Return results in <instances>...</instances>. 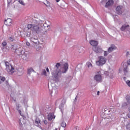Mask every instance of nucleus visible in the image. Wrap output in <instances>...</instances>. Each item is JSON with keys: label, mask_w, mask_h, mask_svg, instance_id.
Listing matches in <instances>:
<instances>
[{"label": "nucleus", "mask_w": 130, "mask_h": 130, "mask_svg": "<svg viewBox=\"0 0 130 130\" xmlns=\"http://www.w3.org/2000/svg\"><path fill=\"white\" fill-rule=\"evenodd\" d=\"M61 67V64H60V63H57L54 67L56 72H54L52 73L53 80L55 82H59V78L61 77V74H66L68 72V70H69V63H68L64 64L63 69L62 71L60 70Z\"/></svg>", "instance_id": "obj_1"}, {"label": "nucleus", "mask_w": 130, "mask_h": 130, "mask_svg": "<svg viewBox=\"0 0 130 130\" xmlns=\"http://www.w3.org/2000/svg\"><path fill=\"white\" fill-rule=\"evenodd\" d=\"M99 60L96 61V66L100 67L106 63L107 59L103 56H99Z\"/></svg>", "instance_id": "obj_2"}, {"label": "nucleus", "mask_w": 130, "mask_h": 130, "mask_svg": "<svg viewBox=\"0 0 130 130\" xmlns=\"http://www.w3.org/2000/svg\"><path fill=\"white\" fill-rule=\"evenodd\" d=\"M32 31L37 33V34H40L42 31V29L41 28V26H34L33 28L32 29Z\"/></svg>", "instance_id": "obj_3"}, {"label": "nucleus", "mask_w": 130, "mask_h": 130, "mask_svg": "<svg viewBox=\"0 0 130 130\" xmlns=\"http://www.w3.org/2000/svg\"><path fill=\"white\" fill-rule=\"evenodd\" d=\"M6 70L7 72L9 74V75H12L16 72V71L15 70V68H14V67H13L12 64H10V66L7 67Z\"/></svg>", "instance_id": "obj_4"}, {"label": "nucleus", "mask_w": 130, "mask_h": 130, "mask_svg": "<svg viewBox=\"0 0 130 130\" xmlns=\"http://www.w3.org/2000/svg\"><path fill=\"white\" fill-rule=\"evenodd\" d=\"M11 50L13 52H16L17 50H20L21 51V47H19V45L15 44L11 46Z\"/></svg>", "instance_id": "obj_5"}, {"label": "nucleus", "mask_w": 130, "mask_h": 130, "mask_svg": "<svg viewBox=\"0 0 130 130\" xmlns=\"http://www.w3.org/2000/svg\"><path fill=\"white\" fill-rule=\"evenodd\" d=\"M93 51L96 53H102V52H103L102 48L99 46L93 47Z\"/></svg>", "instance_id": "obj_6"}, {"label": "nucleus", "mask_w": 130, "mask_h": 130, "mask_svg": "<svg viewBox=\"0 0 130 130\" xmlns=\"http://www.w3.org/2000/svg\"><path fill=\"white\" fill-rule=\"evenodd\" d=\"M122 9H123V6H119L116 8V13L118 15H121L122 14Z\"/></svg>", "instance_id": "obj_7"}, {"label": "nucleus", "mask_w": 130, "mask_h": 130, "mask_svg": "<svg viewBox=\"0 0 130 130\" xmlns=\"http://www.w3.org/2000/svg\"><path fill=\"white\" fill-rule=\"evenodd\" d=\"M39 124H41V123L40 122V119H39V118H36L35 120V125L36 126H38V127H39L41 129L43 130L42 126Z\"/></svg>", "instance_id": "obj_8"}, {"label": "nucleus", "mask_w": 130, "mask_h": 130, "mask_svg": "<svg viewBox=\"0 0 130 130\" xmlns=\"http://www.w3.org/2000/svg\"><path fill=\"white\" fill-rule=\"evenodd\" d=\"M116 48L117 47L116 46H115V45H114V44L111 45L110 47H109L108 49V53H110V52H112V51H113V50H115Z\"/></svg>", "instance_id": "obj_9"}, {"label": "nucleus", "mask_w": 130, "mask_h": 130, "mask_svg": "<svg viewBox=\"0 0 130 130\" xmlns=\"http://www.w3.org/2000/svg\"><path fill=\"white\" fill-rule=\"evenodd\" d=\"M114 4V1L113 0H108L106 3L105 7L106 8H108L109 7H112V5Z\"/></svg>", "instance_id": "obj_10"}, {"label": "nucleus", "mask_w": 130, "mask_h": 130, "mask_svg": "<svg viewBox=\"0 0 130 130\" xmlns=\"http://www.w3.org/2000/svg\"><path fill=\"white\" fill-rule=\"evenodd\" d=\"M123 67L124 75V76H126L127 75V73H128V71H127V63H124Z\"/></svg>", "instance_id": "obj_11"}, {"label": "nucleus", "mask_w": 130, "mask_h": 130, "mask_svg": "<svg viewBox=\"0 0 130 130\" xmlns=\"http://www.w3.org/2000/svg\"><path fill=\"white\" fill-rule=\"evenodd\" d=\"M94 79L96 81V82H102V76L101 75L98 74L94 76Z\"/></svg>", "instance_id": "obj_12"}, {"label": "nucleus", "mask_w": 130, "mask_h": 130, "mask_svg": "<svg viewBox=\"0 0 130 130\" xmlns=\"http://www.w3.org/2000/svg\"><path fill=\"white\" fill-rule=\"evenodd\" d=\"M4 24H5L6 26H11L12 25V19L11 18L5 19Z\"/></svg>", "instance_id": "obj_13"}, {"label": "nucleus", "mask_w": 130, "mask_h": 130, "mask_svg": "<svg viewBox=\"0 0 130 130\" xmlns=\"http://www.w3.org/2000/svg\"><path fill=\"white\" fill-rule=\"evenodd\" d=\"M30 41L31 42H33L35 43V44L37 45L39 43V41H38V37H32L30 39Z\"/></svg>", "instance_id": "obj_14"}, {"label": "nucleus", "mask_w": 130, "mask_h": 130, "mask_svg": "<svg viewBox=\"0 0 130 130\" xmlns=\"http://www.w3.org/2000/svg\"><path fill=\"white\" fill-rule=\"evenodd\" d=\"M64 104H66V101L62 100L60 105L59 106V108L61 110L62 113H63L62 109H63V107L64 106Z\"/></svg>", "instance_id": "obj_15"}, {"label": "nucleus", "mask_w": 130, "mask_h": 130, "mask_svg": "<svg viewBox=\"0 0 130 130\" xmlns=\"http://www.w3.org/2000/svg\"><path fill=\"white\" fill-rule=\"evenodd\" d=\"M15 53H16V54H17V55H19V56H20V55H24L25 52H24L23 50H22V48H20V51L16 50V52H15Z\"/></svg>", "instance_id": "obj_16"}, {"label": "nucleus", "mask_w": 130, "mask_h": 130, "mask_svg": "<svg viewBox=\"0 0 130 130\" xmlns=\"http://www.w3.org/2000/svg\"><path fill=\"white\" fill-rule=\"evenodd\" d=\"M21 116H22V118H21L19 119V123L20 126H21L22 127L23 126V124L22 123V121H23H23H25V120L26 119V117H25V116H23V115Z\"/></svg>", "instance_id": "obj_17"}, {"label": "nucleus", "mask_w": 130, "mask_h": 130, "mask_svg": "<svg viewBox=\"0 0 130 130\" xmlns=\"http://www.w3.org/2000/svg\"><path fill=\"white\" fill-rule=\"evenodd\" d=\"M53 118H55V116L53 114L50 113L48 115V120L49 121L52 120Z\"/></svg>", "instance_id": "obj_18"}, {"label": "nucleus", "mask_w": 130, "mask_h": 130, "mask_svg": "<svg viewBox=\"0 0 130 130\" xmlns=\"http://www.w3.org/2000/svg\"><path fill=\"white\" fill-rule=\"evenodd\" d=\"M90 44L91 45H92V46H94V47H95V46H97V45H98V42L96 41H90L89 42Z\"/></svg>", "instance_id": "obj_19"}, {"label": "nucleus", "mask_w": 130, "mask_h": 130, "mask_svg": "<svg viewBox=\"0 0 130 130\" xmlns=\"http://www.w3.org/2000/svg\"><path fill=\"white\" fill-rule=\"evenodd\" d=\"M32 24L34 26H40V22L39 21L35 20L34 21Z\"/></svg>", "instance_id": "obj_20"}, {"label": "nucleus", "mask_w": 130, "mask_h": 130, "mask_svg": "<svg viewBox=\"0 0 130 130\" xmlns=\"http://www.w3.org/2000/svg\"><path fill=\"white\" fill-rule=\"evenodd\" d=\"M127 27H129V25H122V27H121V31H124V30H125V29H126V28H127Z\"/></svg>", "instance_id": "obj_21"}, {"label": "nucleus", "mask_w": 130, "mask_h": 130, "mask_svg": "<svg viewBox=\"0 0 130 130\" xmlns=\"http://www.w3.org/2000/svg\"><path fill=\"white\" fill-rule=\"evenodd\" d=\"M125 99L128 104H130V95H126Z\"/></svg>", "instance_id": "obj_22"}, {"label": "nucleus", "mask_w": 130, "mask_h": 130, "mask_svg": "<svg viewBox=\"0 0 130 130\" xmlns=\"http://www.w3.org/2000/svg\"><path fill=\"white\" fill-rule=\"evenodd\" d=\"M32 71H33V68H30L27 69V74L28 75H31V73H32Z\"/></svg>", "instance_id": "obj_23"}, {"label": "nucleus", "mask_w": 130, "mask_h": 130, "mask_svg": "<svg viewBox=\"0 0 130 130\" xmlns=\"http://www.w3.org/2000/svg\"><path fill=\"white\" fill-rule=\"evenodd\" d=\"M34 27V25L32 24H28L27 25V28L28 29H31V30H32V29H33V27Z\"/></svg>", "instance_id": "obj_24"}, {"label": "nucleus", "mask_w": 130, "mask_h": 130, "mask_svg": "<svg viewBox=\"0 0 130 130\" xmlns=\"http://www.w3.org/2000/svg\"><path fill=\"white\" fill-rule=\"evenodd\" d=\"M86 66L88 68H92V63L90 62H87L86 63Z\"/></svg>", "instance_id": "obj_25"}, {"label": "nucleus", "mask_w": 130, "mask_h": 130, "mask_svg": "<svg viewBox=\"0 0 130 130\" xmlns=\"http://www.w3.org/2000/svg\"><path fill=\"white\" fill-rule=\"evenodd\" d=\"M61 126H62V127H66L67 126V123H65V122L64 121L62 122V123H61Z\"/></svg>", "instance_id": "obj_26"}, {"label": "nucleus", "mask_w": 130, "mask_h": 130, "mask_svg": "<svg viewBox=\"0 0 130 130\" xmlns=\"http://www.w3.org/2000/svg\"><path fill=\"white\" fill-rule=\"evenodd\" d=\"M25 35L27 37H30V36H31V32L29 31H27L25 32Z\"/></svg>", "instance_id": "obj_27"}, {"label": "nucleus", "mask_w": 130, "mask_h": 130, "mask_svg": "<svg viewBox=\"0 0 130 130\" xmlns=\"http://www.w3.org/2000/svg\"><path fill=\"white\" fill-rule=\"evenodd\" d=\"M0 80L2 81V82H5V81H6V78H5V77L0 76Z\"/></svg>", "instance_id": "obj_28"}, {"label": "nucleus", "mask_w": 130, "mask_h": 130, "mask_svg": "<svg viewBox=\"0 0 130 130\" xmlns=\"http://www.w3.org/2000/svg\"><path fill=\"white\" fill-rule=\"evenodd\" d=\"M126 128L127 129H130V122H129L128 124L126 125Z\"/></svg>", "instance_id": "obj_29"}, {"label": "nucleus", "mask_w": 130, "mask_h": 130, "mask_svg": "<svg viewBox=\"0 0 130 130\" xmlns=\"http://www.w3.org/2000/svg\"><path fill=\"white\" fill-rule=\"evenodd\" d=\"M106 3H107V0H102L101 2L102 5H104L105 4H106Z\"/></svg>", "instance_id": "obj_30"}, {"label": "nucleus", "mask_w": 130, "mask_h": 130, "mask_svg": "<svg viewBox=\"0 0 130 130\" xmlns=\"http://www.w3.org/2000/svg\"><path fill=\"white\" fill-rule=\"evenodd\" d=\"M2 45H3V47H6V46H7V42H6V41H4L2 43Z\"/></svg>", "instance_id": "obj_31"}, {"label": "nucleus", "mask_w": 130, "mask_h": 130, "mask_svg": "<svg viewBox=\"0 0 130 130\" xmlns=\"http://www.w3.org/2000/svg\"><path fill=\"white\" fill-rule=\"evenodd\" d=\"M5 66L6 68H8V67H9L10 66H11V64H10V63H9V62L8 61H6L5 62Z\"/></svg>", "instance_id": "obj_32"}, {"label": "nucleus", "mask_w": 130, "mask_h": 130, "mask_svg": "<svg viewBox=\"0 0 130 130\" xmlns=\"http://www.w3.org/2000/svg\"><path fill=\"white\" fill-rule=\"evenodd\" d=\"M109 54V53H108V51H104V56H107V55H108V54Z\"/></svg>", "instance_id": "obj_33"}, {"label": "nucleus", "mask_w": 130, "mask_h": 130, "mask_svg": "<svg viewBox=\"0 0 130 130\" xmlns=\"http://www.w3.org/2000/svg\"><path fill=\"white\" fill-rule=\"evenodd\" d=\"M104 74L106 76H109L110 75V72L109 71H105Z\"/></svg>", "instance_id": "obj_34"}, {"label": "nucleus", "mask_w": 130, "mask_h": 130, "mask_svg": "<svg viewBox=\"0 0 130 130\" xmlns=\"http://www.w3.org/2000/svg\"><path fill=\"white\" fill-rule=\"evenodd\" d=\"M19 3H20V4L22 5V6H25V3L22 1L19 0Z\"/></svg>", "instance_id": "obj_35"}, {"label": "nucleus", "mask_w": 130, "mask_h": 130, "mask_svg": "<svg viewBox=\"0 0 130 130\" xmlns=\"http://www.w3.org/2000/svg\"><path fill=\"white\" fill-rule=\"evenodd\" d=\"M110 78H111V79H112V78H114V75H113V73H110Z\"/></svg>", "instance_id": "obj_36"}, {"label": "nucleus", "mask_w": 130, "mask_h": 130, "mask_svg": "<svg viewBox=\"0 0 130 130\" xmlns=\"http://www.w3.org/2000/svg\"><path fill=\"white\" fill-rule=\"evenodd\" d=\"M126 84L128 86V87H130V81L129 80H127L126 81Z\"/></svg>", "instance_id": "obj_37"}, {"label": "nucleus", "mask_w": 130, "mask_h": 130, "mask_svg": "<svg viewBox=\"0 0 130 130\" xmlns=\"http://www.w3.org/2000/svg\"><path fill=\"white\" fill-rule=\"evenodd\" d=\"M42 73H43V75H44V76H46L47 73L45 70H43Z\"/></svg>", "instance_id": "obj_38"}, {"label": "nucleus", "mask_w": 130, "mask_h": 130, "mask_svg": "<svg viewBox=\"0 0 130 130\" xmlns=\"http://www.w3.org/2000/svg\"><path fill=\"white\" fill-rule=\"evenodd\" d=\"M125 106H127V103H123L122 104V107H125Z\"/></svg>", "instance_id": "obj_39"}, {"label": "nucleus", "mask_w": 130, "mask_h": 130, "mask_svg": "<svg viewBox=\"0 0 130 130\" xmlns=\"http://www.w3.org/2000/svg\"><path fill=\"white\" fill-rule=\"evenodd\" d=\"M9 40H10V41L13 42V41H14L15 40L14 39V38H12V37H10V38H9Z\"/></svg>", "instance_id": "obj_40"}, {"label": "nucleus", "mask_w": 130, "mask_h": 130, "mask_svg": "<svg viewBox=\"0 0 130 130\" xmlns=\"http://www.w3.org/2000/svg\"><path fill=\"white\" fill-rule=\"evenodd\" d=\"M128 111L129 113L127 114V117L130 118V107L128 108Z\"/></svg>", "instance_id": "obj_41"}, {"label": "nucleus", "mask_w": 130, "mask_h": 130, "mask_svg": "<svg viewBox=\"0 0 130 130\" xmlns=\"http://www.w3.org/2000/svg\"><path fill=\"white\" fill-rule=\"evenodd\" d=\"M18 112L20 114V115L23 116V115L22 114V113H21V110H17Z\"/></svg>", "instance_id": "obj_42"}, {"label": "nucleus", "mask_w": 130, "mask_h": 130, "mask_svg": "<svg viewBox=\"0 0 130 130\" xmlns=\"http://www.w3.org/2000/svg\"><path fill=\"white\" fill-rule=\"evenodd\" d=\"M19 108H20V106H19V105L16 104V109H17V110H18Z\"/></svg>", "instance_id": "obj_43"}, {"label": "nucleus", "mask_w": 130, "mask_h": 130, "mask_svg": "<svg viewBox=\"0 0 130 130\" xmlns=\"http://www.w3.org/2000/svg\"><path fill=\"white\" fill-rule=\"evenodd\" d=\"M128 55H130L129 52L127 51L126 53V56H128Z\"/></svg>", "instance_id": "obj_44"}, {"label": "nucleus", "mask_w": 130, "mask_h": 130, "mask_svg": "<svg viewBox=\"0 0 130 130\" xmlns=\"http://www.w3.org/2000/svg\"><path fill=\"white\" fill-rule=\"evenodd\" d=\"M25 120H24H24H23L22 121H21V123H22V124H25Z\"/></svg>", "instance_id": "obj_45"}, {"label": "nucleus", "mask_w": 130, "mask_h": 130, "mask_svg": "<svg viewBox=\"0 0 130 130\" xmlns=\"http://www.w3.org/2000/svg\"><path fill=\"white\" fill-rule=\"evenodd\" d=\"M8 1V4H11L12 3V0H7Z\"/></svg>", "instance_id": "obj_46"}, {"label": "nucleus", "mask_w": 130, "mask_h": 130, "mask_svg": "<svg viewBox=\"0 0 130 130\" xmlns=\"http://www.w3.org/2000/svg\"><path fill=\"white\" fill-rule=\"evenodd\" d=\"M74 130H79V127H78V126L75 127L74 128Z\"/></svg>", "instance_id": "obj_47"}, {"label": "nucleus", "mask_w": 130, "mask_h": 130, "mask_svg": "<svg viewBox=\"0 0 130 130\" xmlns=\"http://www.w3.org/2000/svg\"><path fill=\"white\" fill-rule=\"evenodd\" d=\"M44 123H45V124H47V120H45L44 121Z\"/></svg>", "instance_id": "obj_48"}, {"label": "nucleus", "mask_w": 130, "mask_h": 130, "mask_svg": "<svg viewBox=\"0 0 130 130\" xmlns=\"http://www.w3.org/2000/svg\"><path fill=\"white\" fill-rule=\"evenodd\" d=\"M26 45H27V46H29L30 45V43L27 42H26Z\"/></svg>", "instance_id": "obj_49"}, {"label": "nucleus", "mask_w": 130, "mask_h": 130, "mask_svg": "<svg viewBox=\"0 0 130 130\" xmlns=\"http://www.w3.org/2000/svg\"><path fill=\"white\" fill-rule=\"evenodd\" d=\"M127 64H129V66H130V59L127 61Z\"/></svg>", "instance_id": "obj_50"}, {"label": "nucleus", "mask_w": 130, "mask_h": 130, "mask_svg": "<svg viewBox=\"0 0 130 130\" xmlns=\"http://www.w3.org/2000/svg\"><path fill=\"white\" fill-rule=\"evenodd\" d=\"M46 71L47 73H49V69H48V68H46Z\"/></svg>", "instance_id": "obj_51"}, {"label": "nucleus", "mask_w": 130, "mask_h": 130, "mask_svg": "<svg viewBox=\"0 0 130 130\" xmlns=\"http://www.w3.org/2000/svg\"><path fill=\"white\" fill-rule=\"evenodd\" d=\"M100 94V91H98L97 92V95H98V96H99Z\"/></svg>", "instance_id": "obj_52"}, {"label": "nucleus", "mask_w": 130, "mask_h": 130, "mask_svg": "<svg viewBox=\"0 0 130 130\" xmlns=\"http://www.w3.org/2000/svg\"><path fill=\"white\" fill-rule=\"evenodd\" d=\"M49 5H50L49 2H47V5H46V6L47 7H48V6H49Z\"/></svg>", "instance_id": "obj_53"}, {"label": "nucleus", "mask_w": 130, "mask_h": 130, "mask_svg": "<svg viewBox=\"0 0 130 130\" xmlns=\"http://www.w3.org/2000/svg\"><path fill=\"white\" fill-rule=\"evenodd\" d=\"M76 101H77V96H76V97L75 99L74 103H75V102H76Z\"/></svg>", "instance_id": "obj_54"}, {"label": "nucleus", "mask_w": 130, "mask_h": 130, "mask_svg": "<svg viewBox=\"0 0 130 130\" xmlns=\"http://www.w3.org/2000/svg\"><path fill=\"white\" fill-rule=\"evenodd\" d=\"M123 80H124V81H125L126 80V77H124Z\"/></svg>", "instance_id": "obj_55"}, {"label": "nucleus", "mask_w": 130, "mask_h": 130, "mask_svg": "<svg viewBox=\"0 0 130 130\" xmlns=\"http://www.w3.org/2000/svg\"><path fill=\"white\" fill-rule=\"evenodd\" d=\"M60 0H56V3H58Z\"/></svg>", "instance_id": "obj_56"}, {"label": "nucleus", "mask_w": 130, "mask_h": 130, "mask_svg": "<svg viewBox=\"0 0 130 130\" xmlns=\"http://www.w3.org/2000/svg\"><path fill=\"white\" fill-rule=\"evenodd\" d=\"M32 72H33V73H36V72H35V71H34V70L32 69Z\"/></svg>", "instance_id": "obj_57"}, {"label": "nucleus", "mask_w": 130, "mask_h": 130, "mask_svg": "<svg viewBox=\"0 0 130 130\" xmlns=\"http://www.w3.org/2000/svg\"><path fill=\"white\" fill-rule=\"evenodd\" d=\"M9 84V82H8V81H6V84Z\"/></svg>", "instance_id": "obj_58"}, {"label": "nucleus", "mask_w": 130, "mask_h": 130, "mask_svg": "<svg viewBox=\"0 0 130 130\" xmlns=\"http://www.w3.org/2000/svg\"><path fill=\"white\" fill-rule=\"evenodd\" d=\"M41 44L43 45L44 44V43H42Z\"/></svg>", "instance_id": "obj_59"}, {"label": "nucleus", "mask_w": 130, "mask_h": 130, "mask_svg": "<svg viewBox=\"0 0 130 130\" xmlns=\"http://www.w3.org/2000/svg\"><path fill=\"white\" fill-rule=\"evenodd\" d=\"M54 130H57V128H56Z\"/></svg>", "instance_id": "obj_60"}, {"label": "nucleus", "mask_w": 130, "mask_h": 130, "mask_svg": "<svg viewBox=\"0 0 130 130\" xmlns=\"http://www.w3.org/2000/svg\"><path fill=\"white\" fill-rule=\"evenodd\" d=\"M70 78H72V76H70Z\"/></svg>", "instance_id": "obj_61"}]
</instances>
